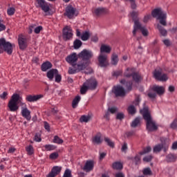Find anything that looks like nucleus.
<instances>
[{
    "mask_svg": "<svg viewBox=\"0 0 177 177\" xmlns=\"http://www.w3.org/2000/svg\"><path fill=\"white\" fill-rule=\"evenodd\" d=\"M72 66L73 68H69L68 71V74H75L76 73L82 71V70H85V68L80 63Z\"/></svg>",
    "mask_w": 177,
    "mask_h": 177,
    "instance_id": "nucleus-15",
    "label": "nucleus"
},
{
    "mask_svg": "<svg viewBox=\"0 0 177 177\" xmlns=\"http://www.w3.org/2000/svg\"><path fill=\"white\" fill-rule=\"evenodd\" d=\"M129 2L131 9H136L137 8L136 0H126Z\"/></svg>",
    "mask_w": 177,
    "mask_h": 177,
    "instance_id": "nucleus-47",
    "label": "nucleus"
},
{
    "mask_svg": "<svg viewBox=\"0 0 177 177\" xmlns=\"http://www.w3.org/2000/svg\"><path fill=\"white\" fill-rule=\"evenodd\" d=\"M41 68L43 71H48L49 68H52V63L50 62H46L41 64Z\"/></svg>",
    "mask_w": 177,
    "mask_h": 177,
    "instance_id": "nucleus-28",
    "label": "nucleus"
},
{
    "mask_svg": "<svg viewBox=\"0 0 177 177\" xmlns=\"http://www.w3.org/2000/svg\"><path fill=\"white\" fill-rule=\"evenodd\" d=\"M77 60H78V55H77V53H73L66 57V61L67 62V63L71 64V66L77 64H75L77 63Z\"/></svg>",
    "mask_w": 177,
    "mask_h": 177,
    "instance_id": "nucleus-18",
    "label": "nucleus"
},
{
    "mask_svg": "<svg viewBox=\"0 0 177 177\" xmlns=\"http://www.w3.org/2000/svg\"><path fill=\"white\" fill-rule=\"evenodd\" d=\"M62 172V167L55 166L53 167L51 172L48 174V177H55Z\"/></svg>",
    "mask_w": 177,
    "mask_h": 177,
    "instance_id": "nucleus-22",
    "label": "nucleus"
},
{
    "mask_svg": "<svg viewBox=\"0 0 177 177\" xmlns=\"http://www.w3.org/2000/svg\"><path fill=\"white\" fill-rule=\"evenodd\" d=\"M153 158V156L151 155H149L148 156H146L143 158V161H145V162H150V161H151Z\"/></svg>",
    "mask_w": 177,
    "mask_h": 177,
    "instance_id": "nucleus-54",
    "label": "nucleus"
},
{
    "mask_svg": "<svg viewBox=\"0 0 177 177\" xmlns=\"http://www.w3.org/2000/svg\"><path fill=\"white\" fill-rule=\"evenodd\" d=\"M8 96V92L4 91L2 94L0 95L1 99L3 100H6Z\"/></svg>",
    "mask_w": 177,
    "mask_h": 177,
    "instance_id": "nucleus-59",
    "label": "nucleus"
},
{
    "mask_svg": "<svg viewBox=\"0 0 177 177\" xmlns=\"http://www.w3.org/2000/svg\"><path fill=\"white\" fill-rule=\"evenodd\" d=\"M44 149H45L46 151H52V150H55V149H56V147L52 145H44Z\"/></svg>",
    "mask_w": 177,
    "mask_h": 177,
    "instance_id": "nucleus-43",
    "label": "nucleus"
},
{
    "mask_svg": "<svg viewBox=\"0 0 177 177\" xmlns=\"http://www.w3.org/2000/svg\"><path fill=\"white\" fill-rule=\"evenodd\" d=\"M170 127L172 129H176V128H177V120L176 119H175L173 121V122L171 124Z\"/></svg>",
    "mask_w": 177,
    "mask_h": 177,
    "instance_id": "nucleus-57",
    "label": "nucleus"
},
{
    "mask_svg": "<svg viewBox=\"0 0 177 177\" xmlns=\"http://www.w3.org/2000/svg\"><path fill=\"white\" fill-rule=\"evenodd\" d=\"M128 111L129 114H135L136 113V108L133 105H131L128 108Z\"/></svg>",
    "mask_w": 177,
    "mask_h": 177,
    "instance_id": "nucleus-46",
    "label": "nucleus"
},
{
    "mask_svg": "<svg viewBox=\"0 0 177 177\" xmlns=\"http://www.w3.org/2000/svg\"><path fill=\"white\" fill-rule=\"evenodd\" d=\"M140 153H139V155L136 156V157L134 158V161L136 162V164H140Z\"/></svg>",
    "mask_w": 177,
    "mask_h": 177,
    "instance_id": "nucleus-55",
    "label": "nucleus"
},
{
    "mask_svg": "<svg viewBox=\"0 0 177 177\" xmlns=\"http://www.w3.org/2000/svg\"><path fill=\"white\" fill-rule=\"evenodd\" d=\"M124 114L122 113H118L116 115V120H124Z\"/></svg>",
    "mask_w": 177,
    "mask_h": 177,
    "instance_id": "nucleus-60",
    "label": "nucleus"
},
{
    "mask_svg": "<svg viewBox=\"0 0 177 177\" xmlns=\"http://www.w3.org/2000/svg\"><path fill=\"white\" fill-rule=\"evenodd\" d=\"M73 46H74L75 49H80V48H81V46H82V41H81V40H80V39H76L73 42Z\"/></svg>",
    "mask_w": 177,
    "mask_h": 177,
    "instance_id": "nucleus-37",
    "label": "nucleus"
},
{
    "mask_svg": "<svg viewBox=\"0 0 177 177\" xmlns=\"http://www.w3.org/2000/svg\"><path fill=\"white\" fill-rule=\"evenodd\" d=\"M107 153L106 152H100V160H102L106 157Z\"/></svg>",
    "mask_w": 177,
    "mask_h": 177,
    "instance_id": "nucleus-64",
    "label": "nucleus"
},
{
    "mask_svg": "<svg viewBox=\"0 0 177 177\" xmlns=\"http://www.w3.org/2000/svg\"><path fill=\"white\" fill-rule=\"evenodd\" d=\"M111 63L113 66H117L118 64V55L117 54L112 55Z\"/></svg>",
    "mask_w": 177,
    "mask_h": 177,
    "instance_id": "nucleus-33",
    "label": "nucleus"
},
{
    "mask_svg": "<svg viewBox=\"0 0 177 177\" xmlns=\"http://www.w3.org/2000/svg\"><path fill=\"white\" fill-rule=\"evenodd\" d=\"M132 77L133 81H135L136 82H139V81H142V77L138 73H133L132 75Z\"/></svg>",
    "mask_w": 177,
    "mask_h": 177,
    "instance_id": "nucleus-40",
    "label": "nucleus"
},
{
    "mask_svg": "<svg viewBox=\"0 0 177 177\" xmlns=\"http://www.w3.org/2000/svg\"><path fill=\"white\" fill-rule=\"evenodd\" d=\"M63 140L59 138V136H55L53 138V143H57V145H62L63 143Z\"/></svg>",
    "mask_w": 177,
    "mask_h": 177,
    "instance_id": "nucleus-42",
    "label": "nucleus"
},
{
    "mask_svg": "<svg viewBox=\"0 0 177 177\" xmlns=\"http://www.w3.org/2000/svg\"><path fill=\"white\" fill-rule=\"evenodd\" d=\"M104 141L106 142V143H107V145H108V146H109V147H112V149L114 148V142L113 141H111V140H110V138L105 137Z\"/></svg>",
    "mask_w": 177,
    "mask_h": 177,
    "instance_id": "nucleus-41",
    "label": "nucleus"
},
{
    "mask_svg": "<svg viewBox=\"0 0 177 177\" xmlns=\"http://www.w3.org/2000/svg\"><path fill=\"white\" fill-rule=\"evenodd\" d=\"M15 8H10L7 10V13L9 16H13L15 15Z\"/></svg>",
    "mask_w": 177,
    "mask_h": 177,
    "instance_id": "nucleus-51",
    "label": "nucleus"
},
{
    "mask_svg": "<svg viewBox=\"0 0 177 177\" xmlns=\"http://www.w3.org/2000/svg\"><path fill=\"white\" fill-rule=\"evenodd\" d=\"M89 37H91V33L88 31H85L81 35L82 41H88L89 39Z\"/></svg>",
    "mask_w": 177,
    "mask_h": 177,
    "instance_id": "nucleus-35",
    "label": "nucleus"
},
{
    "mask_svg": "<svg viewBox=\"0 0 177 177\" xmlns=\"http://www.w3.org/2000/svg\"><path fill=\"white\" fill-rule=\"evenodd\" d=\"M100 67H107L109 66V57L106 53H100L98 56Z\"/></svg>",
    "mask_w": 177,
    "mask_h": 177,
    "instance_id": "nucleus-10",
    "label": "nucleus"
},
{
    "mask_svg": "<svg viewBox=\"0 0 177 177\" xmlns=\"http://www.w3.org/2000/svg\"><path fill=\"white\" fill-rule=\"evenodd\" d=\"M81 101V96L77 95L72 102L73 109H77L78 107V103Z\"/></svg>",
    "mask_w": 177,
    "mask_h": 177,
    "instance_id": "nucleus-29",
    "label": "nucleus"
},
{
    "mask_svg": "<svg viewBox=\"0 0 177 177\" xmlns=\"http://www.w3.org/2000/svg\"><path fill=\"white\" fill-rule=\"evenodd\" d=\"M44 97V95L39 94L37 95H28L26 97V102H30V103H32L34 102H37V100H39V99H42Z\"/></svg>",
    "mask_w": 177,
    "mask_h": 177,
    "instance_id": "nucleus-21",
    "label": "nucleus"
},
{
    "mask_svg": "<svg viewBox=\"0 0 177 177\" xmlns=\"http://www.w3.org/2000/svg\"><path fill=\"white\" fill-rule=\"evenodd\" d=\"M5 30H6V26H5L3 20L0 19V32L5 31Z\"/></svg>",
    "mask_w": 177,
    "mask_h": 177,
    "instance_id": "nucleus-49",
    "label": "nucleus"
},
{
    "mask_svg": "<svg viewBox=\"0 0 177 177\" xmlns=\"http://www.w3.org/2000/svg\"><path fill=\"white\" fill-rule=\"evenodd\" d=\"M151 151V147H147L144 150L141 152H140V156H143L144 154H147V153H150Z\"/></svg>",
    "mask_w": 177,
    "mask_h": 177,
    "instance_id": "nucleus-44",
    "label": "nucleus"
},
{
    "mask_svg": "<svg viewBox=\"0 0 177 177\" xmlns=\"http://www.w3.org/2000/svg\"><path fill=\"white\" fill-rule=\"evenodd\" d=\"M55 77V82L59 83L62 81V75L59 74V73H57Z\"/></svg>",
    "mask_w": 177,
    "mask_h": 177,
    "instance_id": "nucleus-56",
    "label": "nucleus"
},
{
    "mask_svg": "<svg viewBox=\"0 0 177 177\" xmlns=\"http://www.w3.org/2000/svg\"><path fill=\"white\" fill-rule=\"evenodd\" d=\"M36 8H41V10H44L45 13H48L50 10V7L45 0H36L35 3Z\"/></svg>",
    "mask_w": 177,
    "mask_h": 177,
    "instance_id": "nucleus-8",
    "label": "nucleus"
},
{
    "mask_svg": "<svg viewBox=\"0 0 177 177\" xmlns=\"http://www.w3.org/2000/svg\"><path fill=\"white\" fill-rule=\"evenodd\" d=\"M26 151L28 156H32V154H34V147H32V145L26 146Z\"/></svg>",
    "mask_w": 177,
    "mask_h": 177,
    "instance_id": "nucleus-34",
    "label": "nucleus"
},
{
    "mask_svg": "<svg viewBox=\"0 0 177 177\" xmlns=\"http://www.w3.org/2000/svg\"><path fill=\"white\" fill-rule=\"evenodd\" d=\"M94 167L95 162L93 160H87L83 167V171H84V172H91V171L93 170Z\"/></svg>",
    "mask_w": 177,
    "mask_h": 177,
    "instance_id": "nucleus-19",
    "label": "nucleus"
},
{
    "mask_svg": "<svg viewBox=\"0 0 177 177\" xmlns=\"http://www.w3.org/2000/svg\"><path fill=\"white\" fill-rule=\"evenodd\" d=\"M41 31H42L41 26H39L34 28V32H35V34H39V32H41Z\"/></svg>",
    "mask_w": 177,
    "mask_h": 177,
    "instance_id": "nucleus-52",
    "label": "nucleus"
},
{
    "mask_svg": "<svg viewBox=\"0 0 177 177\" xmlns=\"http://www.w3.org/2000/svg\"><path fill=\"white\" fill-rule=\"evenodd\" d=\"M84 83L91 91H94V89H96V87L97 86V81H96V79L95 78H91Z\"/></svg>",
    "mask_w": 177,
    "mask_h": 177,
    "instance_id": "nucleus-16",
    "label": "nucleus"
},
{
    "mask_svg": "<svg viewBox=\"0 0 177 177\" xmlns=\"http://www.w3.org/2000/svg\"><path fill=\"white\" fill-rule=\"evenodd\" d=\"M73 29L71 26H65L63 29V38L65 41H68L73 38Z\"/></svg>",
    "mask_w": 177,
    "mask_h": 177,
    "instance_id": "nucleus-12",
    "label": "nucleus"
},
{
    "mask_svg": "<svg viewBox=\"0 0 177 177\" xmlns=\"http://www.w3.org/2000/svg\"><path fill=\"white\" fill-rule=\"evenodd\" d=\"M118 111V108L115 106H113L108 109V112L106 113L105 117H109V113H111V114H115Z\"/></svg>",
    "mask_w": 177,
    "mask_h": 177,
    "instance_id": "nucleus-36",
    "label": "nucleus"
},
{
    "mask_svg": "<svg viewBox=\"0 0 177 177\" xmlns=\"http://www.w3.org/2000/svg\"><path fill=\"white\" fill-rule=\"evenodd\" d=\"M112 167L113 169H116L117 171H120V169H122V163L120 162H115L112 165Z\"/></svg>",
    "mask_w": 177,
    "mask_h": 177,
    "instance_id": "nucleus-31",
    "label": "nucleus"
},
{
    "mask_svg": "<svg viewBox=\"0 0 177 177\" xmlns=\"http://www.w3.org/2000/svg\"><path fill=\"white\" fill-rule=\"evenodd\" d=\"M59 73V71L57 69H51L47 72V77L50 81H52L53 80V77L56 76V74Z\"/></svg>",
    "mask_w": 177,
    "mask_h": 177,
    "instance_id": "nucleus-25",
    "label": "nucleus"
},
{
    "mask_svg": "<svg viewBox=\"0 0 177 177\" xmlns=\"http://www.w3.org/2000/svg\"><path fill=\"white\" fill-rule=\"evenodd\" d=\"M65 15L67 16L68 19H74V17L78 16V12L77 10L71 6H68L66 8Z\"/></svg>",
    "mask_w": 177,
    "mask_h": 177,
    "instance_id": "nucleus-11",
    "label": "nucleus"
},
{
    "mask_svg": "<svg viewBox=\"0 0 177 177\" xmlns=\"http://www.w3.org/2000/svg\"><path fill=\"white\" fill-rule=\"evenodd\" d=\"M153 77L158 81H161L162 82H165V81H168V76L165 73H162V70H156L153 72Z\"/></svg>",
    "mask_w": 177,
    "mask_h": 177,
    "instance_id": "nucleus-9",
    "label": "nucleus"
},
{
    "mask_svg": "<svg viewBox=\"0 0 177 177\" xmlns=\"http://www.w3.org/2000/svg\"><path fill=\"white\" fill-rule=\"evenodd\" d=\"M62 177H71V171L70 169H66Z\"/></svg>",
    "mask_w": 177,
    "mask_h": 177,
    "instance_id": "nucleus-50",
    "label": "nucleus"
},
{
    "mask_svg": "<svg viewBox=\"0 0 177 177\" xmlns=\"http://www.w3.org/2000/svg\"><path fill=\"white\" fill-rule=\"evenodd\" d=\"M143 175L149 176L152 175L151 169L149 167H147L143 169Z\"/></svg>",
    "mask_w": 177,
    "mask_h": 177,
    "instance_id": "nucleus-45",
    "label": "nucleus"
},
{
    "mask_svg": "<svg viewBox=\"0 0 177 177\" xmlns=\"http://www.w3.org/2000/svg\"><path fill=\"white\" fill-rule=\"evenodd\" d=\"M139 103H140V97L138 96L133 102V104H135V106H138Z\"/></svg>",
    "mask_w": 177,
    "mask_h": 177,
    "instance_id": "nucleus-62",
    "label": "nucleus"
},
{
    "mask_svg": "<svg viewBox=\"0 0 177 177\" xmlns=\"http://www.w3.org/2000/svg\"><path fill=\"white\" fill-rule=\"evenodd\" d=\"M21 114L22 117L26 118L28 121H30V120H31V111L27 108V104L24 102H21Z\"/></svg>",
    "mask_w": 177,
    "mask_h": 177,
    "instance_id": "nucleus-7",
    "label": "nucleus"
},
{
    "mask_svg": "<svg viewBox=\"0 0 177 177\" xmlns=\"http://www.w3.org/2000/svg\"><path fill=\"white\" fill-rule=\"evenodd\" d=\"M102 142H103V140H102V134L100 133H97L92 139V142L94 145H102Z\"/></svg>",
    "mask_w": 177,
    "mask_h": 177,
    "instance_id": "nucleus-24",
    "label": "nucleus"
},
{
    "mask_svg": "<svg viewBox=\"0 0 177 177\" xmlns=\"http://www.w3.org/2000/svg\"><path fill=\"white\" fill-rule=\"evenodd\" d=\"M121 150L122 151H127V150H128V144L127 142H124Z\"/></svg>",
    "mask_w": 177,
    "mask_h": 177,
    "instance_id": "nucleus-61",
    "label": "nucleus"
},
{
    "mask_svg": "<svg viewBox=\"0 0 177 177\" xmlns=\"http://www.w3.org/2000/svg\"><path fill=\"white\" fill-rule=\"evenodd\" d=\"M140 125V118H136L131 124V128H136Z\"/></svg>",
    "mask_w": 177,
    "mask_h": 177,
    "instance_id": "nucleus-32",
    "label": "nucleus"
},
{
    "mask_svg": "<svg viewBox=\"0 0 177 177\" xmlns=\"http://www.w3.org/2000/svg\"><path fill=\"white\" fill-rule=\"evenodd\" d=\"M140 113L142 114L144 120H146L147 131L149 132L157 131L158 127L156 124V122L153 120L151 115H150V112L149 111V108L144 106L142 109H140Z\"/></svg>",
    "mask_w": 177,
    "mask_h": 177,
    "instance_id": "nucleus-1",
    "label": "nucleus"
},
{
    "mask_svg": "<svg viewBox=\"0 0 177 177\" xmlns=\"http://www.w3.org/2000/svg\"><path fill=\"white\" fill-rule=\"evenodd\" d=\"M148 96L149 97H150V99H156V96H157V94L150 92L148 93Z\"/></svg>",
    "mask_w": 177,
    "mask_h": 177,
    "instance_id": "nucleus-63",
    "label": "nucleus"
},
{
    "mask_svg": "<svg viewBox=\"0 0 177 177\" xmlns=\"http://www.w3.org/2000/svg\"><path fill=\"white\" fill-rule=\"evenodd\" d=\"M169 145L168 144H158L154 146L153 153H160L161 150H163L165 152L168 150Z\"/></svg>",
    "mask_w": 177,
    "mask_h": 177,
    "instance_id": "nucleus-20",
    "label": "nucleus"
},
{
    "mask_svg": "<svg viewBox=\"0 0 177 177\" xmlns=\"http://www.w3.org/2000/svg\"><path fill=\"white\" fill-rule=\"evenodd\" d=\"M28 40L26 36L23 35H20L18 38V44L19 46V48L21 49L22 50H24L28 46Z\"/></svg>",
    "mask_w": 177,
    "mask_h": 177,
    "instance_id": "nucleus-13",
    "label": "nucleus"
},
{
    "mask_svg": "<svg viewBox=\"0 0 177 177\" xmlns=\"http://www.w3.org/2000/svg\"><path fill=\"white\" fill-rule=\"evenodd\" d=\"M21 106V103H23V98L20 97V95L17 93H15L12 95L11 100L8 102V109L10 111H17L19 110V105Z\"/></svg>",
    "mask_w": 177,
    "mask_h": 177,
    "instance_id": "nucleus-3",
    "label": "nucleus"
},
{
    "mask_svg": "<svg viewBox=\"0 0 177 177\" xmlns=\"http://www.w3.org/2000/svg\"><path fill=\"white\" fill-rule=\"evenodd\" d=\"M59 157V153L54 152L50 155V158L51 160H56Z\"/></svg>",
    "mask_w": 177,
    "mask_h": 177,
    "instance_id": "nucleus-53",
    "label": "nucleus"
},
{
    "mask_svg": "<svg viewBox=\"0 0 177 177\" xmlns=\"http://www.w3.org/2000/svg\"><path fill=\"white\" fill-rule=\"evenodd\" d=\"M111 47L109 45L102 44L100 47V53H110Z\"/></svg>",
    "mask_w": 177,
    "mask_h": 177,
    "instance_id": "nucleus-26",
    "label": "nucleus"
},
{
    "mask_svg": "<svg viewBox=\"0 0 177 177\" xmlns=\"http://www.w3.org/2000/svg\"><path fill=\"white\" fill-rule=\"evenodd\" d=\"M130 16L132 17L133 20H135L136 17L139 16V11H133L130 12Z\"/></svg>",
    "mask_w": 177,
    "mask_h": 177,
    "instance_id": "nucleus-48",
    "label": "nucleus"
},
{
    "mask_svg": "<svg viewBox=\"0 0 177 177\" xmlns=\"http://www.w3.org/2000/svg\"><path fill=\"white\" fill-rule=\"evenodd\" d=\"M152 90L153 91V92H156L160 96L165 93V88L162 86H153Z\"/></svg>",
    "mask_w": 177,
    "mask_h": 177,
    "instance_id": "nucleus-23",
    "label": "nucleus"
},
{
    "mask_svg": "<svg viewBox=\"0 0 177 177\" xmlns=\"http://www.w3.org/2000/svg\"><path fill=\"white\" fill-rule=\"evenodd\" d=\"M94 13L97 17H100L102 15H109L110 11L106 8H97L94 10Z\"/></svg>",
    "mask_w": 177,
    "mask_h": 177,
    "instance_id": "nucleus-17",
    "label": "nucleus"
},
{
    "mask_svg": "<svg viewBox=\"0 0 177 177\" xmlns=\"http://www.w3.org/2000/svg\"><path fill=\"white\" fill-rule=\"evenodd\" d=\"M77 57L81 60L80 64L84 68L91 64V59L93 57L92 50L84 49L78 55Z\"/></svg>",
    "mask_w": 177,
    "mask_h": 177,
    "instance_id": "nucleus-2",
    "label": "nucleus"
},
{
    "mask_svg": "<svg viewBox=\"0 0 177 177\" xmlns=\"http://www.w3.org/2000/svg\"><path fill=\"white\" fill-rule=\"evenodd\" d=\"M157 28L160 32V35H162V37H167V30L164 28V27L161 26V25L160 24H158Z\"/></svg>",
    "mask_w": 177,
    "mask_h": 177,
    "instance_id": "nucleus-30",
    "label": "nucleus"
},
{
    "mask_svg": "<svg viewBox=\"0 0 177 177\" xmlns=\"http://www.w3.org/2000/svg\"><path fill=\"white\" fill-rule=\"evenodd\" d=\"M151 16L159 20L162 26H167V12L162 11L161 8H155L151 12Z\"/></svg>",
    "mask_w": 177,
    "mask_h": 177,
    "instance_id": "nucleus-4",
    "label": "nucleus"
},
{
    "mask_svg": "<svg viewBox=\"0 0 177 177\" xmlns=\"http://www.w3.org/2000/svg\"><path fill=\"white\" fill-rule=\"evenodd\" d=\"M80 121V122H88V121H91V115H82Z\"/></svg>",
    "mask_w": 177,
    "mask_h": 177,
    "instance_id": "nucleus-39",
    "label": "nucleus"
},
{
    "mask_svg": "<svg viewBox=\"0 0 177 177\" xmlns=\"http://www.w3.org/2000/svg\"><path fill=\"white\" fill-rule=\"evenodd\" d=\"M34 140H35V142H41V140H42V139H41V135H39V133H36Z\"/></svg>",
    "mask_w": 177,
    "mask_h": 177,
    "instance_id": "nucleus-58",
    "label": "nucleus"
},
{
    "mask_svg": "<svg viewBox=\"0 0 177 177\" xmlns=\"http://www.w3.org/2000/svg\"><path fill=\"white\" fill-rule=\"evenodd\" d=\"M88 89L89 88H88V86L85 83H84L82 86L80 88L81 95H85V93H86Z\"/></svg>",
    "mask_w": 177,
    "mask_h": 177,
    "instance_id": "nucleus-38",
    "label": "nucleus"
},
{
    "mask_svg": "<svg viewBox=\"0 0 177 177\" xmlns=\"http://www.w3.org/2000/svg\"><path fill=\"white\" fill-rule=\"evenodd\" d=\"M137 30H140L144 37L149 35V30L146 28V26H142L138 21H134V29L133 30V35H136Z\"/></svg>",
    "mask_w": 177,
    "mask_h": 177,
    "instance_id": "nucleus-6",
    "label": "nucleus"
},
{
    "mask_svg": "<svg viewBox=\"0 0 177 177\" xmlns=\"http://www.w3.org/2000/svg\"><path fill=\"white\" fill-rule=\"evenodd\" d=\"M177 160V156L174 153H169L166 156V161L167 162H175Z\"/></svg>",
    "mask_w": 177,
    "mask_h": 177,
    "instance_id": "nucleus-27",
    "label": "nucleus"
},
{
    "mask_svg": "<svg viewBox=\"0 0 177 177\" xmlns=\"http://www.w3.org/2000/svg\"><path fill=\"white\" fill-rule=\"evenodd\" d=\"M113 93L115 95L116 97L125 96V89L124 88V87H122L120 85L115 86L113 87Z\"/></svg>",
    "mask_w": 177,
    "mask_h": 177,
    "instance_id": "nucleus-14",
    "label": "nucleus"
},
{
    "mask_svg": "<svg viewBox=\"0 0 177 177\" xmlns=\"http://www.w3.org/2000/svg\"><path fill=\"white\" fill-rule=\"evenodd\" d=\"M6 52L8 55H12L13 52V44L9 41H6L4 38L0 39V53L2 52Z\"/></svg>",
    "mask_w": 177,
    "mask_h": 177,
    "instance_id": "nucleus-5",
    "label": "nucleus"
}]
</instances>
